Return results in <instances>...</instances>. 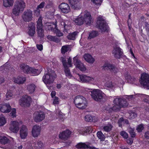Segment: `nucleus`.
<instances>
[{
  "label": "nucleus",
  "mask_w": 149,
  "mask_h": 149,
  "mask_svg": "<svg viewBox=\"0 0 149 149\" xmlns=\"http://www.w3.org/2000/svg\"><path fill=\"white\" fill-rule=\"evenodd\" d=\"M113 102L114 104V105L111 108L107 107L106 109V110L109 112L112 111H118L120 108L127 107L128 105V103L125 99L118 97L115 98Z\"/></svg>",
  "instance_id": "nucleus-1"
},
{
  "label": "nucleus",
  "mask_w": 149,
  "mask_h": 149,
  "mask_svg": "<svg viewBox=\"0 0 149 149\" xmlns=\"http://www.w3.org/2000/svg\"><path fill=\"white\" fill-rule=\"evenodd\" d=\"M56 77V75L54 71L51 68H48L45 72L42 80L45 84H48L49 85V84L53 83Z\"/></svg>",
  "instance_id": "nucleus-2"
},
{
  "label": "nucleus",
  "mask_w": 149,
  "mask_h": 149,
  "mask_svg": "<svg viewBox=\"0 0 149 149\" xmlns=\"http://www.w3.org/2000/svg\"><path fill=\"white\" fill-rule=\"evenodd\" d=\"M74 103L76 107L81 109H84L88 103L86 99L82 96H77L74 99Z\"/></svg>",
  "instance_id": "nucleus-3"
},
{
  "label": "nucleus",
  "mask_w": 149,
  "mask_h": 149,
  "mask_svg": "<svg viewBox=\"0 0 149 149\" xmlns=\"http://www.w3.org/2000/svg\"><path fill=\"white\" fill-rule=\"evenodd\" d=\"M25 6L23 0H16L13 9V13L15 15H18L20 12L23 11Z\"/></svg>",
  "instance_id": "nucleus-4"
},
{
  "label": "nucleus",
  "mask_w": 149,
  "mask_h": 149,
  "mask_svg": "<svg viewBox=\"0 0 149 149\" xmlns=\"http://www.w3.org/2000/svg\"><path fill=\"white\" fill-rule=\"evenodd\" d=\"M92 98L95 100L100 102L105 95L102 91L99 89H94L91 92Z\"/></svg>",
  "instance_id": "nucleus-5"
},
{
  "label": "nucleus",
  "mask_w": 149,
  "mask_h": 149,
  "mask_svg": "<svg viewBox=\"0 0 149 149\" xmlns=\"http://www.w3.org/2000/svg\"><path fill=\"white\" fill-rule=\"evenodd\" d=\"M139 81L144 88L149 89V74L146 73H143L141 74Z\"/></svg>",
  "instance_id": "nucleus-6"
},
{
  "label": "nucleus",
  "mask_w": 149,
  "mask_h": 149,
  "mask_svg": "<svg viewBox=\"0 0 149 149\" xmlns=\"http://www.w3.org/2000/svg\"><path fill=\"white\" fill-rule=\"evenodd\" d=\"M31 101V97L27 95L23 96L19 100V105L22 107H29L30 105V102Z\"/></svg>",
  "instance_id": "nucleus-7"
},
{
  "label": "nucleus",
  "mask_w": 149,
  "mask_h": 149,
  "mask_svg": "<svg viewBox=\"0 0 149 149\" xmlns=\"http://www.w3.org/2000/svg\"><path fill=\"white\" fill-rule=\"evenodd\" d=\"M79 16L83 17L84 23L86 25H90L92 21V17L90 13L87 10L82 12Z\"/></svg>",
  "instance_id": "nucleus-8"
},
{
  "label": "nucleus",
  "mask_w": 149,
  "mask_h": 149,
  "mask_svg": "<svg viewBox=\"0 0 149 149\" xmlns=\"http://www.w3.org/2000/svg\"><path fill=\"white\" fill-rule=\"evenodd\" d=\"M97 26L102 32H104L107 29V26L102 16L98 17L97 18Z\"/></svg>",
  "instance_id": "nucleus-9"
},
{
  "label": "nucleus",
  "mask_w": 149,
  "mask_h": 149,
  "mask_svg": "<svg viewBox=\"0 0 149 149\" xmlns=\"http://www.w3.org/2000/svg\"><path fill=\"white\" fill-rule=\"evenodd\" d=\"M37 23V31L38 36L40 38H43L44 36V30L42 29V19L40 18L38 19Z\"/></svg>",
  "instance_id": "nucleus-10"
},
{
  "label": "nucleus",
  "mask_w": 149,
  "mask_h": 149,
  "mask_svg": "<svg viewBox=\"0 0 149 149\" xmlns=\"http://www.w3.org/2000/svg\"><path fill=\"white\" fill-rule=\"evenodd\" d=\"M112 53L115 58L120 59L122 57L123 52L122 49L116 45L113 47Z\"/></svg>",
  "instance_id": "nucleus-11"
},
{
  "label": "nucleus",
  "mask_w": 149,
  "mask_h": 149,
  "mask_svg": "<svg viewBox=\"0 0 149 149\" xmlns=\"http://www.w3.org/2000/svg\"><path fill=\"white\" fill-rule=\"evenodd\" d=\"M45 117V114L42 111H36L33 114L34 120L37 123L41 121L44 119Z\"/></svg>",
  "instance_id": "nucleus-12"
},
{
  "label": "nucleus",
  "mask_w": 149,
  "mask_h": 149,
  "mask_svg": "<svg viewBox=\"0 0 149 149\" xmlns=\"http://www.w3.org/2000/svg\"><path fill=\"white\" fill-rule=\"evenodd\" d=\"M80 79L81 81L84 83L95 84L97 80L94 78L85 75L80 76Z\"/></svg>",
  "instance_id": "nucleus-13"
},
{
  "label": "nucleus",
  "mask_w": 149,
  "mask_h": 149,
  "mask_svg": "<svg viewBox=\"0 0 149 149\" xmlns=\"http://www.w3.org/2000/svg\"><path fill=\"white\" fill-rule=\"evenodd\" d=\"M32 11L30 10H27L23 13L22 15V18L24 21L29 22L32 19Z\"/></svg>",
  "instance_id": "nucleus-14"
},
{
  "label": "nucleus",
  "mask_w": 149,
  "mask_h": 149,
  "mask_svg": "<svg viewBox=\"0 0 149 149\" xmlns=\"http://www.w3.org/2000/svg\"><path fill=\"white\" fill-rule=\"evenodd\" d=\"M102 67L104 70H109L111 72L114 73H117L118 71V68L113 64L105 63Z\"/></svg>",
  "instance_id": "nucleus-15"
},
{
  "label": "nucleus",
  "mask_w": 149,
  "mask_h": 149,
  "mask_svg": "<svg viewBox=\"0 0 149 149\" xmlns=\"http://www.w3.org/2000/svg\"><path fill=\"white\" fill-rule=\"evenodd\" d=\"M73 59L74 65L77 68L82 71H84L86 70V67L84 64L78 59L76 56L74 57Z\"/></svg>",
  "instance_id": "nucleus-16"
},
{
  "label": "nucleus",
  "mask_w": 149,
  "mask_h": 149,
  "mask_svg": "<svg viewBox=\"0 0 149 149\" xmlns=\"http://www.w3.org/2000/svg\"><path fill=\"white\" fill-rule=\"evenodd\" d=\"M41 130L40 127L38 125L34 126L32 130V134L34 137H37L40 134Z\"/></svg>",
  "instance_id": "nucleus-17"
},
{
  "label": "nucleus",
  "mask_w": 149,
  "mask_h": 149,
  "mask_svg": "<svg viewBox=\"0 0 149 149\" xmlns=\"http://www.w3.org/2000/svg\"><path fill=\"white\" fill-rule=\"evenodd\" d=\"M10 106L9 104L0 105V111L2 112L8 113L10 111Z\"/></svg>",
  "instance_id": "nucleus-18"
},
{
  "label": "nucleus",
  "mask_w": 149,
  "mask_h": 149,
  "mask_svg": "<svg viewBox=\"0 0 149 149\" xmlns=\"http://www.w3.org/2000/svg\"><path fill=\"white\" fill-rule=\"evenodd\" d=\"M71 58L69 57L68 60V62H66V76L70 78L72 76L70 74V70L68 68V67H71L72 66Z\"/></svg>",
  "instance_id": "nucleus-19"
},
{
  "label": "nucleus",
  "mask_w": 149,
  "mask_h": 149,
  "mask_svg": "<svg viewBox=\"0 0 149 149\" xmlns=\"http://www.w3.org/2000/svg\"><path fill=\"white\" fill-rule=\"evenodd\" d=\"M19 123L16 121H13L10 127V130L14 133H17L19 130Z\"/></svg>",
  "instance_id": "nucleus-20"
},
{
  "label": "nucleus",
  "mask_w": 149,
  "mask_h": 149,
  "mask_svg": "<svg viewBox=\"0 0 149 149\" xmlns=\"http://www.w3.org/2000/svg\"><path fill=\"white\" fill-rule=\"evenodd\" d=\"M28 129L25 125H23L20 130V136L22 139H24L28 134Z\"/></svg>",
  "instance_id": "nucleus-21"
},
{
  "label": "nucleus",
  "mask_w": 149,
  "mask_h": 149,
  "mask_svg": "<svg viewBox=\"0 0 149 149\" xmlns=\"http://www.w3.org/2000/svg\"><path fill=\"white\" fill-rule=\"evenodd\" d=\"M93 130L91 127H87L84 128L82 130L79 131V133L83 135H86L88 133H90L92 132Z\"/></svg>",
  "instance_id": "nucleus-22"
},
{
  "label": "nucleus",
  "mask_w": 149,
  "mask_h": 149,
  "mask_svg": "<svg viewBox=\"0 0 149 149\" xmlns=\"http://www.w3.org/2000/svg\"><path fill=\"white\" fill-rule=\"evenodd\" d=\"M61 51V53L63 55V56L60 57V60L62 63L64 68V70L65 72V56L64 55L65 54V45H64L62 47Z\"/></svg>",
  "instance_id": "nucleus-23"
},
{
  "label": "nucleus",
  "mask_w": 149,
  "mask_h": 149,
  "mask_svg": "<svg viewBox=\"0 0 149 149\" xmlns=\"http://www.w3.org/2000/svg\"><path fill=\"white\" fill-rule=\"evenodd\" d=\"M84 59L89 63H93L95 61L92 56L88 54H85L84 56Z\"/></svg>",
  "instance_id": "nucleus-24"
},
{
  "label": "nucleus",
  "mask_w": 149,
  "mask_h": 149,
  "mask_svg": "<svg viewBox=\"0 0 149 149\" xmlns=\"http://www.w3.org/2000/svg\"><path fill=\"white\" fill-rule=\"evenodd\" d=\"M14 81L16 83L18 84H23L26 80V78L24 77H18L17 78L13 79Z\"/></svg>",
  "instance_id": "nucleus-25"
},
{
  "label": "nucleus",
  "mask_w": 149,
  "mask_h": 149,
  "mask_svg": "<svg viewBox=\"0 0 149 149\" xmlns=\"http://www.w3.org/2000/svg\"><path fill=\"white\" fill-rule=\"evenodd\" d=\"M20 67L21 69L24 73L27 74L29 73L30 67L28 65L24 64H22L20 65Z\"/></svg>",
  "instance_id": "nucleus-26"
},
{
  "label": "nucleus",
  "mask_w": 149,
  "mask_h": 149,
  "mask_svg": "<svg viewBox=\"0 0 149 149\" xmlns=\"http://www.w3.org/2000/svg\"><path fill=\"white\" fill-rule=\"evenodd\" d=\"M36 86L33 84H28L27 87V90L30 93H33L36 89Z\"/></svg>",
  "instance_id": "nucleus-27"
},
{
  "label": "nucleus",
  "mask_w": 149,
  "mask_h": 149,
  "mask_svg": "<svg viewBox=\"0 0 149 149\" xmlns=\"http://www.w3.org/2000/svg\"><path fill=\"white\" fill-rule=\"evenodd\" d=\"M0 142L1 144H8L10 142V140L6 137L5 136H0Z\"/></svg>",
  "instance_id": "nucleus-28"
},
{
  "label": "nucleus",
  "mask_w": 149,
  "mask_h": 149,
  "mask_svg": "<svg viewBox=\"0 0 149 149\" xmlns=\"http://www.w3.org/2000/svg\"><path fill=\"white\" fill-rule=\"evenodd\" d=\"M76 147L79 149H85L89 148V146L85 143L80 142L76 146Z\"/></svg>",
  "instance_id": "nucleus-29"
},
{
  "label": "nucleus",
  "mask_w": 149,
  "mask_h": 149,
  "mask_svg": "<svg viewBox=\"0 0 149 149\" xmlns=\"http://www.w3.org/2000/svg\"><path fill=\"white\" fill-rule=\"evenodd\" d=\"M3 5L6 7L12 6L13 5V0H3Z\"/></svg>",
  "instance_id": "nucleus-30"
},
{
  "label": "nucleus",
  "mask_w": 149,
  "mask_h": 149,
  "mask_svg": "<svg viewBox=\"0 0 149 149\" xmlns=\"http://www.w3.org/2000/svg\"><path fill=\"white\" fill-rule=\"evenodd\" d=\"M125 78L128 82L130 83H133L136 81V79L132 77L129 74H127L125 76Z\"/></svg>",
  "instance_id": "nucleus-31"
},
{
  "label": "nucleus",
  "mask_w": 149,
  "mask_h": 149,
  "mask_svg": "<svg viewBox=\"0 0 149 149\" xmlns=\"http://www.w3.org/2000/svg\"><path fill=\"white\" fill-rule=\"evenodd\" d=\"M98 35V31H93L90 33L88 39H91L92 38L95 37L97 36Z\"/></svg>",
  "instance_id": "nucleus-32"
},
{
  "label": "nucleus",
  "mask_w": 149,
  "mask_h": 149,
  "mask_svg": "<svg viewBox=\"0 0 149 149\" xmlns=\"http://www.w3.org/2000/svg\"><path fill=\"white\" fill-rule=\"evenodd\" d=\"M52 24H51V23H48L46 24V28L48 30H51L54 31V29H55V28L53 27V26H54L55 24H56V22L54 24V22L52 23Z\"/></svg>",
  "instance_id": "nucleus-33"
},
{
  "label": "nucleus",
  "mask_w": 149,
  "mask_h": 149,
  "mask_svg": "<svg viewBox=\"0 0 149 149\" xmlns=\"http://www.w3.org/2000/svg\"><path fill=\"white\" fill-rule=\"evenodd\" d=\"M60 141L61 142H64L65 141V131L61 132L59 135Z\"/></svg>",
  "instance_id": "nucleus-34"
},
{
  "label": "nucleus",
  "mask_w": 149,
  "mask_h": 149,
  "mask_svg": "<svg viewBox=\"0 0 149 149\" xmlns=\"http://www.w3.org/2000/svg\"><path fill=\"white\" fill-rule=\"evenodd\" d=\"M80 17L76 18L75 20V22L77 25H81L84 23V21L83 19V17L79 16Z\"/></svg>",
  "instance_id": "nucleus-35"
},
{
  "label": "nucleus",
  "mask_w": 149,
  "mask_h": 149,
  "mask_svg": "<svg viewBox=\"0 0 149 149\" xmlns=\"http://www.w3.org/2000/svg\"><path fill=\"white\" fill-rule=\"evenodd\" d=\"M78 32L75 31L74 32L70 33L67 36V38L69 40H74L75 38V36L77 35Z\"/></svg>",
  "instance_id": "nucleus-36"
},
{
  "label": "nucleus",
  "mask_w": 149,
  "mask_h": 149,
  "mask_svg": "<svg viewBox=\"0 0 149 149\" xmlns=\"http://www.w3.org/2000/svg\"><path fill=\"white\" fill-rule=\"evenodd\" d=\"M57 25L56 24H55L54 27L55 28V29H54V33L56 34V35L58 37H61L63 36V34L60 31L56 28Z\"/></svg>",
  "instance_id": "nucleus-37"
},
{
  "label": "nucleus",
  "mask_w": 149,
  "mask_h": 149,
  "mask_svg": "<svg viewBox=\"0 0 149 149\" xmlns=\"http://www.w3.org/2000/svg\"><path fill=\"white\" fill-rule=\"evenodd\" d=\"M97 135L98 138L100 139L101 141H103L104 140L105 136L101 131L98 132Z\"/></svg>",
  "instance_id": "nucleus-38"
},
{
  "label": "nucleus",
  "mask_w": 149,
  "mask_h": 149,
  "mask_svg": "<svg viewBox=\"0 0 149 149\" xmlns=\"http://www.w3.org/2000/svg\"><path fill=\"white\" fill-rule=\"evenodd\" d=\"M47 38L50 40L56 42H59V39L56 36H53L50 35H48L47 36Z\"/></svg>",
  "instance_id": "nucleus-39"
},
{
  "label": "nucleus",
  "mask_w": 149,
  "mask_h": 149,
  "mask_svg": "<svg viewBox=\"0 0 149 149\" xmlns=\"http://www.w3.org/2000/svg\"><path fill=\"white\" fill-rule=\"evenodd\" d=\"M13 94L12 91L10 90L8 91L6 94V99L7 100H9L12 97Z\"/></svg>",
  "instance_id": "nucleus-40"
},
{
  "label": "nucleus",
  "mask_w": 149,
  "mask_h": 149,
  "mask_svg": "<svg viewBox=\"0 0 149 149\" xmlns=\"http://www.w3.org/2000/svg\"><path fill=\"white\" fill-rule=\"evenodd\" d=\"M59 8L61 9V12L64 14L65 13V3H62L59 6Z\"/></svg>",
  "instance_id": "nucleus-41"
},
{
  "label": "nucleus",
  "mask_w": 149,
  "mask_h": 149,
  "mask_svg": "<svg viewBox=\"0 0 149 149\" xmlns=\"http://www.w3.org/2000/svg\"><path fill=\"white\" fill-rule=\"evenodd\" d=\"M30 71H29V74H33V75H38V73L37 72H38V69H35L33 68H32L30 67Z\"/></svg>",
  "instance_id": "nucleus-42"
},
{
  "label": "nucleus",
  "mask_w": 149,
  "mask_h": 149,
  "mask_svg": "<svg viewBox=\"0 0 149 149\" xmlns=\"http://www.w3.org/2000/svg\"><path fill=\"white\" fill-rule=\"evenodd\" d=\"M28 33L29 35L31 36L32 38L34 36V35L35 33V30L34 29H28Z\"/></svg>",
  "instance_id": "nucleus-43"
},
{
  "label": "nucleus",
  "mask_w": 149,
  "mask_h": 149,
  "mask_svg": "<svg viewBox=\"0 0 149 149\" xmlns=\"http://www.w3.org/2000/svg\"><path fill=\"white\" fill-rule=\"evenodd\" d=\"M6 122V121L4 116L1 115H0V126H2L4 125Z\"/></svg>",
  "instance_id": "nucleus-44"
},
{
  "label": "nucleus",
  "mask_w": 149,
  "mask_h": 149,
  "mask_svg": "<svg viewBox=\"0 0 149 149\" xmlns=\"http://www.w3.org/2000/svg\"><path fill=\"white\" fill-rule=\"evenodd\" d=\"M72 132L68 129L66 130V139H69L70 138L73 134Z\"/></svg>",
  "instance_id": "nucleus-45"
},
{
  "label": "nucleus",
  "mask_w": 149,
  "mask_h": 149,
  "mask_svg": "<svg viewBox=\"0 0 149 149\" xmlns=\"http://www.w3.org/2000/svg\"><path fill=\"white\" fill-rule=\"evenodd\" d=\"M93 117L91 115H87L85 117V120L88 122H91L93 121Z\"/></svg>",
  "instance_id": "nucleus-46"
},
{
  "label": "nucleus",
  "mask_w": 149,
  "mask_h": 149,
  "mask_svg": "<svg viewBox=\"0 0 149 149\" xmlns=\"http://www.w3.org/2000/svg\"><path fill=\"white\" fill-rule=\"evenodd\" d=\"M112 126L111 124H109L108 125L105 126L104 127L103 129L104 130L107 132H109L111 130L112 128Z\"/></svg>",
  "instance_id": "nucleus-47"
},
{
  "label": "nucleus",
  "mask_w": 149,
  "mask_h": 149,
  "mask_svg": "<svg viewBox=\"0 0 149 149\" xmlns=\"http://www.w3.org/2000/svg\"><path fill=\"white\" fill-rule=\"evenodd\" d=\"M138 95L140 96H143V97H144V99L143 100L144 101L149 104V96L146 95H143L142 94H139Z\"/></svg>",
  "instance_id": "nucleus-48"
},
{
  "label": "nucleus",
  "mask_w": 149,
  "mask_h": 149,
  "mask_svg": "<svg viewBox=\"0 0 149 149\" xmlns=\"http://www.w3.org/2000/svg\"><path fill=\"white\" fill-rule=\"evenodd\" d=\"M45 3L44 2H41L37 8V10L36 12H37L38 14L39 13L40 10H38L39 8H43L45 6Z\"/></svg>",
  "instance_id": "nucleus-49"
},
{
  "label": "nucleus",
  "mask_w": 149,
  "mask_h": 149,
  "mask_svg": "<svg viewBox=\"0 0 149 149\" xmlns=\"http://www.w3.org/2000/svg\"><path fill=\"white\" fill-rule=\"evenodd\" d=\"M28 29H36L35 24L33 22L30 23L28 24Z\"/></svg>",
  "instance_id": "nucleus-50"
},
{
  "label": "nucleus",
  "mask_w": 149,
  "mask_h": 149,
  "mask_svg": "<svg viewBox=\"0 0 149 149\" xmlns=\"http://www.w3.org/2000/svg\"><path fill=\"white\" fill-rule=\"evenodd\" d=\"M16 110L15 108H13L11 109V111L10 113V116L12 118H14L16 117Z\"/></svg>",
  "instance_id": "nucleus-51"
},
{
  "label": "nucleus",
  "mask_w": 149,
  "mask_h": 149,
  "mask_svg": "<svg viewBox=\"0 0 149 149\" xmlns=\"http://www.w3.org/2000/svg\"><path fill=\"white\" fill-rule=\"evenodd\" d=\"M81 0H68L69 3L70 5L73 6L74 4L77 3L79 2Z\"/></svg>",
  "instance_id": "nucleus-52"
},
{
  "label": "nucleus",
  "mask_w": 149,
  "mask_h": 149,
  "mask_svg": "<svg viewBox=\"0 0 149 149\" xmlns=\"http://www.w3.org/2000/svg\"><path fill=\"white\" fill-rule=\"evenodd\" d=\"M129 132L132 137H134L136 136L135 132L134 131V130L132 128H130L129 130Z\"/></svg>",
  "instance_id": "nucleus-53"
},
{
  "label": "nucleus",
  "mask_w": 149,
  "mask_h": 149,
  "mask_svg": "<svg viewBox=\"0 0 149 149\" xmlns=\"http://www.w3.org/2000/svg\"><path fill=\"white\" fill-rule=\"evenodd\" d=\"M124 123V119L123 118H121L118 120V124L120 127H121L122 125Z\"/></svg>",
  "instance_id": "nucleus-54"
},
{
  "label": "nucleus",
  "mask_w": 149,
  "mask_h": 149,
  "mask_svg": "<svg viewBox=\"0 0 149 149\" xmlns=\"http://www.w3.org/2000/svg\"><path fill=\"white\" fill-rule=\"evenodd\" d=\"M144 128L143 125V124L139 125L136 128V130L139 132H141Z\"/></svg>",
  "instance_id": "nucleus-55"
},
{
  "label": "nucleus",
  "mask_w": 149,
  "mask_h": 149,
  "mask_svg": "<svg viewBox=\"0 0 149 149\" xmlns=\"http://www.w3.org/2000/svg\"><path fill=\"white\" fill-rule=\"evenodd\" d=\"M72 47V45H66V52H70L71 51V48Z\"/></svg>",
  "instance_id": "nucleus-56"
},
{
  "label": "nucleus",
  "mask_w": 149,
  "mask_h": 149,
  "mask_svg": "<svg viewBox=\"0 0 149 149\" xmlns=\"http://www.w3.org/2000/svg\"><path fill=\"white\" fill-rule=\"evenodd\" d=\"M120 135L124 138L126 139L128 137V135L127 133L125 131H122L120 132Z\"/></svg>",
  "instance_id": "nucleus-57"
},
{
  "label": "nucleus",
  "mask_w": 149,
  "mask_h": 149,
  "mask_svg": "<svg viewBox=\"0 0 149 149\" xmlns=\"http://www.w3.org/2000/svg\"><path fill=\"white\" fill-rule=\"evenodd\" d=\"M72 142V141L70 138L69 139L66 138V146H69Z\"/></svg>",
  "instance_id": "nucleus-58"
},
{
  "label": "nucleus",
  "mask_w": 149,
  "mask_h": 149,
  "mask_svg": "<svg viewBox=\"0 0 149 149\" xmlns=\"http://www.w3.org/2000/svg\"><path fill=\"white\" fill-rule=\"evenodd\" d=\"M92 2L96 5H100L102 2V0H91Z\"/></svg>",
  "instance_id": "nucleus-59"
},
{
  "label": "nucleus",
  "mask_w": 149,
  "mask_h": 149,
  "mask_svg": "<svg viewBox=\"0 0 149 149\" xmlns=\"http://www.w3.org/2000/svg\"><path fill=\"white\" fill-rule=\"evenodd\" d=\"M36 47L39 51H41L43 49V46L41 44H37Z\"/></svg>",
  "instance_id": "nucleus-60"
},
{
  "label": "nucleus",
  "mask_w": 149,
  "mask_h": 149,
  "mask_svg": "<svg viewBox=\"0 0 149 149\" xmlns=\"http://www.w3.org/2000/svg\"><path fill=\"white\" fill-rule=\"evenodd\" d=\"M127 97L126 98L128 99L129 100H132L134 99V97L135 95H126Z\"/></svg>",
  "instance_id": "nucleus-61"
},
{
  "label": "nucleus",
  "mask_w": 149,
  "mask_h": 149,
  "mask_svg": "<svg viewBox=\"0 0 149 149\" xmlns=\"http://www.w3.org/2000/svg\"><path fill=\"white\" fill-rule=\"evenodd\" d=\"M70 11V7L68 4L66 3V13Z\"/></svg>",
  "instance_id": "nucleus-62"
},
{
  "label": "nucleus",
  "mask_w": 149,
  "mask_h": 149,
  "mask_svg": "<svg viewBox=\"0 0 149 149\" xmlns=\"http://www.w3.org/2000/svg\"><path fill=\"white\" fill-rule=\"evenodd\" d=\"M137 116V114L134 112L131 113L130 114V116L131 118H133L136 117Z\"/></svg>",
  "instance_id": "nucleus-63"
},
{
  "label": "nucleus",
  "mask_w": 149,
  "mask_h": 149,
  "mask_svg": "<svg viewBox=\"0 0 149 149\" xmlns=\"http://www.w3.org/2000/svg\"><path fill=\"white\" fill-rule=\"evenodd\" d=\"M144 136L147 139H149V132L148 131L145 132Z\"/></svg>",
  "instance_id": "nucleus-64"
}]
</instances>
